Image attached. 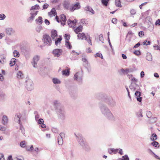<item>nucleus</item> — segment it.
Instances as JSON below:
<instances>
[{"mask_svg": "<svg viewBox=\"0 0 160 160\" xmlns=\"http://www.w3.org/2000/svg\"><path fill=\"white\" fill-rule=\"evenodd\" d=\"M60 19L63 22H65L66 21V18L65 15L62 14L60 16Z\"/></svg>", "mask_w": 160, "mask_h": 160, "instance_id": "473e14b6", "label": "nucleus"}, {"mask_svg": "<svg viewBox=\"0 0 160 160\" xmlns=\"http://www.w3.org/2000/svg\"><path fill=\"white\" fill-rule=\"evenodd\" d=\"M6 62V57L3 55L0 56V62L2 64H3Z\"/></svg>", "mask_w": 160, "mask_h": 160, "instance_id": "b1692460", "label": "nucleus"}, {"mask_svg": "<svg viewBox=\"0 0 160 160\" xmlns=\"http://www.w3.org/2000/svg\"><path fill=\"white\" fill-rule=\"evenodd\" d=\"M88 37V40H87L89 44L92 45V43L91 42V38L89 36H87L86 37Z\"/></svg>", "mask_w": 160, "mask_h": 160, "instance_id": "864d4df0", "label": "nucleus"}, {"mask_svg": "<svg viewBox=\"0 0 160 160\" xmlns=\"http://www.w3.org/2000/svg\"><path fill=\"white\" fill-rule=\"evenodd\" d=\"M140 91L136 90L134 94L135 97L136 98L137 100L140 102H141L142 101V98L140 97L141 95Z\"/></svg>", "mask_w": 160, "mask_h": 160, "instance_id": "9b49d317", "label": "nucleus"}, {"mask_svg": "<svg viewBox=\"0 0 160 160\" xmlns=\"http://www.w3.org/2000/svg\"><path fill=\"white\" fill-rule=\"evenodd\" d=\"M5 32L7 34L9 35H11L13 34L15 31L14 30L11 28H6Z\"/></svg>", "mask_w": 160, "mask_h": 160, "instance_id": "ddd939ff", "label": "nucleus"}, {"mask_svg": "<svg viewBox=\"0 0 160 160\" xmlns=\"http://www.w3.org/2000/svg\"><path fill=\"white\" fill-rule=\"evenodd\" d=\"M62 50L61 49H57L54 50L53 51V54L54 56L58 57L62 53Z\"/></svg>", "mask_w": 160, "mask_h": 160, "instance_id": "4468645a", "label": "nucleus"}, {"mask_svg": "<svg viewBox=\"0 0 160 160\" xmlns=\"http://www.w3.org/2000/svg\"><path fill=\"white\" fill-rule=\"evenodd\" d=\"M83 77V72L82 71L78 72L75 74L73 78L75 80L79 83L82 81Z\"/></svg>", "mask_w": 160, "mask_h": 160, "instance_id": "7ed1b4c3", "label": "nucleus"}, {"mask_svg": "<svg viewBox=\"0 0 160 160\" xmlns=\"http://www.w3.org/2000/svg\"><path fill=\"white\" fill-rule=\"evenodd\" d=\"M146 114L148 118H150L152 115V112L150 111H149L146 112Z\"/></svg>", "mask_w": 160, "mask_h": 160, "instance_id": "37998d69", "label": "nucleus"}, {"mask_svg": "<svg viewBox=\"0 0 160 160\" xmlns=\"http://www.w3.org/2000/svg\"><path fill=\"white\" fill-rule=\"evenodd\" d=\"M131 81L132 82L136 84V82L138 81V80L134 77L132 78L131 79Z\"/></svg>", "mask_w": 160, "mask_h": 160, "instance_id": "69168bd1", "label": "nucleus"}, {"mask_svg": "<svg viewBox=\"0 0 160 160\" xmlns=\"http://www.w3.org/2000/svg\"><path fill=\"white\" fill-rule=\"evenodd\" d=\"M122 158H123V159L124 160H129V158L127 155H125V156H123Z\"/></svg>", "mask_w": 160, "mask_h": 160, "instance_id": "052dcab7", "label": "nucleus"}, {"mask_svg": "<svg viewBox=\"0 0 160 160\" xmlns=\"http://www.w3.org/2000/svg\"><path fill=\"white\" fill-rule=\"evenodd\" d=\"M6 17V16L4 14L2 13L0 14V20H4Z\"/></svg>", "mask_w": 160, "mask_h": 160, "instance_id": "09e8293b", "label": "nucleus"}, {"mask_svg": "<svg viewBox=\"0 0 160 160\" xmlns=\"http://www.w3.org/2000/svg\"><path fill=\"white\" fill-rule=\"evenodd\" d=\"M109 0H101V2L103 5L105 6H107Z\"/></svg>", "mask_w": 160, "mask_h": 160, "instance_id": "4c0bfd02", "label": "nucleus"}, {"mask_svg": "<svg viewBox=\"0 0 160 160\" xmlns=\"http://www.w3.org/2000/svg\"><path fill=\"white\" fill-rule=\"evenodd\" d=\"M49 6V5L47 3H45L44 4L43 6V8L44 9H46L48 8Z\"/></svg>", "mask_w": 160, "mask_h": 160, "instance_id": "e2e57ef3", "label": "nucleus"}, {"mask_svg": "<svg viewBox=\"0 0 160 160\" xmlns=\"http://www.w3.org/2000/svg\"><path fill=\"white\" fill-rule=\"evenodd\" d=\"M51 37L52 39H54L58 35L57 32L55 30H53L51 31Z\"/></svg>", "mask_w": 160, "mask_h": 160, "instance_id": "a878e982", "label": "nucleus"}, {"mask_svg": "<svg viewBox=\"0 0 160 160\" xmlns=\"http://www.w3.org/2000/svg\"><path fill=\"white\" fill-rule=\"evenodd\" d=\"M56 113L59 119L63 120L65 118V113L64 111L62 109H58L56 111Z\"/></svg>", "mask_w": 160, "mask_h": 160, "instance_id": "39448f33", "label": "nucleus"}, {"mask_svg": "<svg viewBox=\"0 0 160 160\" xmlns=\"http://www.w3.org/2000/svg\"><path fill=\"white\" fill-rule=\"evenodd\" d=\"M42 18L41 17H39L38 18L35 20V21L37 24L41 25L42 24L43 22Z\"/></svg>", "mask_w": 160, "mask_h": 160, "instance_id": "4be33fe9", "label": "nucleus"}, {"mask_svg": "<svg viewBox=\"0 0 160 160\" xmlns=\"http://www.w3.org/2000/svg\"><path fill=\"white\" fill-rule=\"evenodd\" d=\"M85 10L86 11H89L91 12L92 14H94L95 13L94 11L92 9V8L89 6H88L85 8Z\"/></svg>", "mask_w": 160, "mask_h": 160, "instance_id": "393cba45", "label": "nucleus"}, {"mask_svg": "<svg viewBox=\"0 0 160 160\" xmlns=\"http://www.w3.org/2000/svg\"><path fill=\"white\" fill-rule=\"evenodd\" d=\"M42 27L41 26H38L37 28H36V31L38 32H39L42 29Z\"/></svg>", "mask_w": 160, "mask_h": 160, "instance_id": "49530a36", "label": "nucleus"}, {"mask_svg": "<svg viewBox=\"0 0 160 160\" xmlns=\"http://www.w3.org/2000/svg\"><path fill=\"white\" fill-rule=\"evenodd\" d=\"M78 38L79 39H81L82 40L85 39L86 40H88V37H86L85 34L84 33H78Z\"/></svg>", "mask_w": 160, "mask_h": 160, "instance_id": "2eb2a0df", "label": "nucleus"}, {"mask_svg": "<svg viewBox=\"0 0 160 160\" xmlns=\"http://www.w3.org/2000/svg\"><path fill=\"white\" fill-rule=\"evenodd\" d=\"M39 8V6L37 4H36L34 6H32L30 9L31 10H35L36 9H38Z\"/></svg>", "mask_w": 160, "mask_h": 160, "instance_id": "3c124183", "label": "nucleus"}, {"mask_svg": "<svg viewBox=\"0 0 160 160\" xmlns=\"http://www.w3.org/2000/svg\"><path fill=\"white\" fill-rule=\"evenodd\" d=\"M157 120V118H152L150 119V122L151 123H153L155 122Z\"/></svg>", "mask_w": 160, "mask_h": 160, "instance_id": "5fc2aeb1", "label": "nucleus"}, {"mask_svg": "<svg viewBox=\"0 0 160 160\" xmlns=\"http://www.w3.org/2000/svg\"><path fill=\"white\" fill-rule=\"evenodd\" d=\"M62 40V38L61 36H60L59 38H58L56 40L55 44L56 45H58V43H60Z\"/></svg>", "mask_w": 160, "mask_h": 160, "instance_id": "e433bc0d", "label": "nucleus"}, {"mask_svg": "<svg viewBox=\"0 0 160 160\" xmlns=\"http://www.w3.org/2000/svg\"><path fill=\"white\" fill-rule=\"evenodd\" d=\"M158 144L159 143L158 142L155 141L151 143L152 145L156 147H159V146H157V145H158Z\"/></svg>", "mask_w": 160, "mask_h": 160, "instance_id": "79ce46f5", "label": "nucleus"}, {"mask_svg": "<svg viewBox=\"0 0 160 160\" xmlns=\"http://www.w3.org/2000/svg\"><path fill=\"white\" fill-rule=\"evenodd\" d=\"M65 42V45L68 48L71 49L72 47L70 42L68 41H66Z\"/></svg>", "mask_w": 160, "mask_h": 160, "instance_id": "c9c22d12", "label": "nucleus"}, {"mask_svg": "<svg viewBox=\"0 0 160 160\" xmlns=\"http://www.w3.org/2000/svg\"><path fill=\"white\" fill-rule=\"evenodd\" d=\"M80 8V6L79 3H77L75 4L73 6H71L70 8V10L72 11H73L76 9H78Z\"/></svg>", "mask_w": 160, "mask_h": 160, "instance_id": "a211bd4d", "label": "nucleus"}, {"mask_svg": "<svg viewBox=\"0 0 160 160\" xmlns=\"http://www.w3.org/2000/svg\"><path fill=\"white\" fill-rule=\"evenodd\" d=\"M34 114L35 115V119L36 121H37L39 119V115L38 114V112L35 111L34 112Z\"/></svg>", "mask_w": 160, "mask_h": 160, "instance_id": "72a5a7b5", "label": "nucleus"}, {"mask_svg": "<svg viewBox=\"0 0 160 160\" xmlns=\"http://www.w3.org/2000/svg\"><path fill=\"white\" fill-rule=\"evenodd\" d=\"M38 11L32 12L30 13L31 16L27 19L28 22H32L34 19L35 17L37 14Z\"/></svg>", "mask_w": 160, "mask_h": 160, "instance_id": "6e6552de", "label": "nucleus"}, {"mask_svg": "<svg viewBox=\"0 0 160 160\" xmlns=\"http://www.w3.org/2000/svg\"><path fill=\"white\" fill-rule=\"evenodd\" d=\"M8 122V117L6 115L3 116L2 119V123L4 125H6Z\"/></svg>", "mask_w": 160, "mask_h": 160, "instance_id": "412c9836", "label": "nucleus"}, {"mask_svg": "<svg viewBox=\"0 0 160 160\" xmlns=\"http://www.w3.org/2000/svg\"><path fill=\"white\" fill-rule=\"evenodd\" d=\"M26 83L25 87L28 91H31L33 89V84L31 80L28 79L26 81Z\"/></svg>", "mask_w": 160, "mask_h": 160, "instance_id": "423d86ee", "label": "nucleus"}, {"mask_svg": "<svg viewBox=\"0 0 160 160\" xmlns=\"http://www.w3.org/2000/svg\"><path fill=\"white\" fill-rule=\"evenodd\" d=\"M52 81L55 84H59L61 83L60 80L57 78H53L52 79Z\"/></svg>", "mask_w": 160, "mask_h": 160, "instance_id": "5701e85b", "label": "nucleus"}, {"mask_svg": "<svg viewBox=\"0 0 160 160\" xmlns=\"http://www.w3.org/2000/svg\"><path fill=\"white\" fill-rule=\"evenodd\" d=\"M99 108L102 114L108 119L113 121H115V117L106 104L100 103L99 104Z\"/></svg>", "mask_w": 160, "mask_h": 160, "instance_id": "f257e3e1", "label": "nucleus"}, {"mask_svg": "<svg viewBox=\"0 0 160 160\" xmlns=\"http://www.w3.org/2000/svg\"><path fill=\"white\" fill-rule=\"evenodd\" d=\"M112 22L114 24H116L117 23V19L116 18H113L112 19Z\"/></svg>", "mask_w": 160, "mask_h": 160, "instance_id": "0e129e2a", "label": "nucleus"}, {"mask_svg": "<svg viewBox=\"0 0 160 160\" xmlns=\"http://www.w3.org/2000/svg\"><path fill=\"white\" fill-rule=\"evenodd\" d=\"M52 131L55 133H58V130L57 128H52Z\"/></svg>", "mask_w": 160, "mask_h": 160, "instance_id": "13d9d810", "label": "nucleus"}, {"mask_svg": "<svg viewBox=\"0 0 160 160\" xmlns=\"http://www.w3.org/2000/svg\"><path fill=\"white\" fill-rule=\"evenodd\" d=\"M38 123L39 124H43L44 123V121L43 120L42 118H40L37 121Z\"/></svg>", "mask_w": 160, "mask_h": 160, "instance_id": "603ef678", "label": "nucleus"}, {"mask_svg": "<svg viewBox=\"0 0 160 160\" xmlns=\"http://www.w3.org/2000/svg\"><path fill=\"white\" fill-rule=\"evenodd\" d=\"M53 105L55 108L56 111L58 109H61V104L59 100H55L52 102Z\"/></svg>", "mask_w": 160, "mask_h": 160, "instance_id": "1a4fd4ad", "label": "nucleus"}, {"mask_svg": "<svg viewBox=\"0 0 160 160\" xmlns=\"http://www.w3.org/2000/svg\"><path fill=\"white\" fill-rule=\"evenodd\" d=\"M43 39L45 45H51L52 43L51 38L48 34H46L43 36Z\"/></svg>", "mask_w": 160, "mask_h": 160, "instance_id": "20e7f679", "label": "nucleus"}, {"mask_svg": "<svg viewBox=\"0 0 160 160\" xmlns=\"http://www.w3.org/2000/svg\"><path fill=\"white\" fill-rule=\"evenodd\" d=\"M129 88L131 90L133 91H141V89L139 85L137 84H133L132 83H131L129 86Z\"/></svg>", "mask_w": 160, "mask_h": 160, "instance_id": "9d476101", "label": "nucleus"}, {"mask_svg": "<svg viewBox=\"0 0 160 160\" xmlns=\"http://www.w3.org/2000/svg\"><path fill=\"white\" fill-rule=\"evenodd\" d=\"M20 146L22 148H25L27 145V143L25 141H22L20 143Z\"/></svg>", "mask_w": 160, "mask_h": 160, "instance_id": "f704fd0d", "label": "nucleus"}, {"mask_svg": "<svg viewBox=\"0 0 160 160\" xmlns=\"http://www.w3.org/2000/svg\"><path fill=\"white\" fill-rule=\"evenodd\" d=\"M16 61V59L15 58H12L10 61L9 63L11 67L13 66L15 64Z\"/></svg>", "mask_w": 160, "mask_h": 160, "instance_id": "2f4dec72", "label": "nucleus"}, {"mask_svg": "<svg viewBox=\"0 0 160 160\" xmlns=\"http://www.w3.org/2000/svg\"><path fill=\"white\" fill-rule=\"evenodd\" d=\"M20 125V130H21L22 133L23 134H24L25 133V130L24 128L23 127L22 124H21V125Z\"/></svg>", "mask_w": 160, "mask_h": 160, "instance_id": "a19ab883", "label": "nucleus"}, {"mask_svg": "<svg viewBox=\"0 0 160 160\" xmlns=\"http://www.w3.org/2000/svg\"><path fill=\"white\" fill-rule=\"evenodd\" d=\"M57 14V12L55 9L54 8H52L51 11L48 13V16L51 17L55 16Z\"/></svg>", "mask_w": 160, "mask_h": 160, "instance_id": "aec40b11", "label": "nucleus"}, {"mask_svg": "<svg viewBox=\"0 0 160 160\" xmlns=\"http://www.w3.org/2000/svg\"><path fill=\"white\" fill-rule=\"evenodd\" d=\"M74 135L77 140L82 148L86 151H89L90 148L87 143L84 141L82 135L80 133H75Z\"/></svg>", "mask_w": 160, "mask_h": 160, "instance_id": "f03ea898", "label": "nucleus"}, {"mask_svg": "<svg viewBox=\"0 0 160 160\" xmlns=\"http://www.w3.org/2000/svg\"><path fill=\"white\" fill-rule=\"evenodd\" d=\"M152 138H151V139L152 141H154L157 139V135L156 134L153 133L152 136Z\"/></svg>", "mask_w": 160, "mask_h": 160, "instance_id": "c03bdc74", "label": "nucleus"}, {"mask_svg": "<svg viewBox=\"0 0 160 160\" xmlns=\"http://www.w3.org/2000/svg\"><path fill=\"white\" fill-rule=\"evenodd\" d=\"M77 22V20L75 19L73 21L70 20L68 21V24L70 27H74L76 25V23Z\"/></svg>", "mask_w": 160, "mask_h": 160, "instance_id": "f3484780", "label": "nucleus"}, {"mask_svg": "<svg viewBox=\"0 0 160 160\" xmlns=\"http://www.w3.org/2000/svg\"><path fill=\"white\" fill-rule=\"evenodd\" d=\"M4 96V94L2 92L0 91V100L3 99Z\"/></svg>", "mask_w": 160, "mask_h": 160, "instance_id": "6e6d98bb", "label": "nucleus"}, {"mask_svg": "<svg viewBox=\"0 0 160 160\" xmlns=\"http://www.w3.org/2000/svg\"><path fill=\"white\" fill-rule=\"evenodd\" d=\"M133 71V69L131 68H127L126 69V74H128L129 73L132 72Z\"/></svg>", "mask_w": 160, "mask_h": 160, "instance_id": "de8ad7c7", "label": "nucleus"}, {"mask_svg": "<svg viewBox=\"0 0 160 160\" xmlns=\"http://www.w3.org/2000/svg\"><path fill=\"white\" fill-rule=\"evenodd\" d=\"M14 56L15 57H18L19 56V52L17 50H14L13 52Z\"/></svg>", "mask_w": 160, "mask_h": 160, "instance_id": "58836bf2", "label": "nucleus"}, {"mask_svg": "<svg viewBox=\"0 0 160 160\" xmlns=\"http://www.w3.org/2000/svg\"><path fill=\"white\" fill-rule=\"evenodd\" d=\"M0 160H5L3 155L0 153Z\"/></svg>", "mask_w": 160, "mask_h": 160, "instance_id": "774afa93", "label": "nucleus"}, {"mask_svg": "<svg viewBox=\"0 0 160 160\" xmlns=\"http://www.w3.org/2000/svg\"><path fill=\"white\" fill-rule=\"evenodd\" d=\"M40 58V57L38 55H36L33 57L31 63L34 68H37V62L39 61Z\"/></svg>", "mask_w": 160, "mask_h": 160, "instance_id": "0eeeda50", "label": "nucleus"}, {"mask_svg": "<svg viewBox=\"0 0 160 160\" xmlns=\"http://www.w3.org/2000/svg\"><path fill=\"white\" fill-rule=\"evenodd\" d=\"M64 7L67 9H69L70 8H71L72 6H70V3L67 1H65L64 2Z\"/></svg>", "mask_w": 160, "mask_h": 160, "instance_id": "bb28decb", "label": "nucleus"}, {"mask_svg": "<svg viewBox=\"0 0 160 160\" xmlns=\"http://www.w3.org/2000/svg\"><path fill=\"white\" fill-rule=\"evenodd\" d=\"M118 149L110 148L108 149V152L110 154H116L118 152Z\"/></svg>", "mask_w": 160, "mask_h": 160, "instance_id": "dca6fc26", "label": "nucleus"}, {"mask_svg": "<svg viewBox=\"0 0 160 160\" xmlns=\"http://www.w3.org/2000/svg\"><path fill=\"white\" fill-rule=\"evenodd\" d=\"M20 114H16L14 117V120L16 122L18 123L20 125H21L22 123L20 120Z\"/></svg>", "mask_w": 160, "mask_h": 160, "instance_id": "6ab92c4d", "label": "nucleus"}, {"mask_svg": "<svg viewBox=\"0 0 160 160\" xmlns=\"http://www.w3.org/2000/svg\"><path fill=\"white\" fill-rule=\"evenodd\" d=\"M17 75V77L18 79H22L23 78V74L20 71L18 72Z\"/></svg>", "mask_w": 160, "mask_h": 160, "instance_id": "c85d7f7f", "label": "nucleus"}, {"mask_svg": "<svg viewBox=\"0 0 160 160\" xmlns=\"http://www.w3.org/2000/svg\"><path fill=\"white\" fill-rule=\"evenodd\" d=\"M99 39L100 41H102V42H103V37L102 34H101L99 36Z\"/></svg>", "mask_w": 160, "mask_h": 160, "instance_id": "680f3d73", "label": "nucleus"}, {"mask_svg": "<svg viewBox=\"0 0 160 160\" xmlns=\"http://www.w3.org/2000/svg\"><path fill=\"white\" fill-rule=\"evenodd\" d=\"M130 12L131 15H134L136 13V10L134 9H132L130 11Z\"/></svg>", "mask_w": 160, "mask_h": 160, "instance_id": "4d7b16f0", "label": "nucleus"}, {"mask_svg": "<svg viewBox=\"0 0 160 160\" xmlns=\"http://www.w3.org/2000/svg\"><path fill=\"white\" fill-rule=\"evenodd\" d=\"M82 27L80 25L75 29L74 31L77 34H78L79 32H81L82 31Z\"/></svg>", "mask_w": 160, "mask_h": 160, "instance_id": "cd10ccee", "label": "nucleus"}, {"mask_svg": "<svg viewBox=\"0 0 160 160\" xmlns=\"http://www.w3.org/2000/svg\"><path fill=\"white\" fill-rule=\"evenodd\" d=\"M65 137V134L63 133H61L59 134V136H58V142L59 145H61L63 144V138Z\"/></svg>", "mask_w": 160, "mask_h": 160, "instance_id": "f8f14e48", "label": "nucleus"}, {"mask_svg": "<svg viewBox=\"0 0 160 160\" xmlns=\"http://www.w3.org/2000/svg\"><path fill=\"white\" fill-rule=\"evenodd\" d=\"M95 57H100L102 59L103 58L102 54L99 52L97 53L96 54H95Z\"/></svg>", "mask_w": 160, "mask_h": 160, "instance_id": "8fccbe9b", "label": "nucleus"}, {"mask_svg": "<svg viewBox=\"0 0 160 160\" xmlns=\"http://www.w3.org/2000/svg\"><path fill=\"white\" fill-rule=\"evenodd\" d=\"M138 35L139 37H142L144 35V33L142 31H140L138 33Z\"/></svg>", "mask_w": 160, "mask_h": 160, "instance_id": "338daca9", "label": "nucleus"}, {"mask_svg": "<svg viewBox=\"0 0 160 160\" xmlns=\"http://www.w3.org/2000/svg\"><path fill=\"white\" fill-rule=\"evenodd\" d=\"M115 4L116 7L121 8L122 6L120 0H115Z\"/></svg>", "mask_w": 160, "mask_h": 160, "instance_id": "c756f323", "label": "nucleus"}, {"mask_svg": "<svg viewBox=\"0 0 160 160\" xmlns=\"http://www.w3.org/2000/svg\"><path fill=\"white\" fill-rule=\"evenodd\" d=\"M70 38V35H68L67 34H65V38L66 39V41H68V40Z\"/></svg>", "mask_w": 160, "mask_h": 160, "instance_id": "bf43d9fd", "label": "nucleus"}, {"mask_svg": "<svg viewBox=\"0 0 160 160\" xmlns=\"http://www.w3.org/2000/svg\"><path fill=\"white\" fill-rule=\"evenodd\" d=\"M62 73L63 75L68 76L69 74V69L63 70Z\"/></svg>", "mask_w": 160, "mask_h": 160, "instance_id": "7c9ffc66", "label": "nucleus"}, {"mask_svg": "<svg viewBox=\"0 0 160 160\" xmlns=\"http://www.w3.org/2000/svg\"><path fill=\"white\" fill-rule=\"evenodd\" d=\"M142 111V110H140L137 113V115L138 118H142L143 117Z\"/></svg>", "mask_w": 160, "mask_h": 160, "instance_id": "a18cd8bd", "label": "nucleus"}, {"mask_svg": "<svg viewBox=\"0 0 160 160\" xmlns=\"http://www.w3.org/2000/svg\"><path fill=\"white\" fill-rule=\"evenodd\" d=\"M146 59L149 61H151L152 60V55L150 54H148L147 55Z\"/></svg>", "mask_w": 160, "mask_h": 160, "instance_id": "ea45409f", "label": "nucleus"}]
</instances>
